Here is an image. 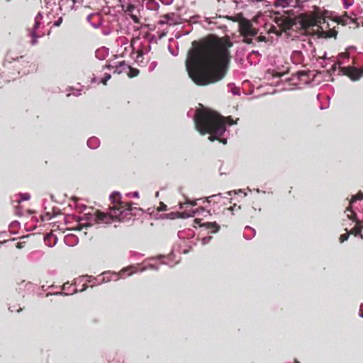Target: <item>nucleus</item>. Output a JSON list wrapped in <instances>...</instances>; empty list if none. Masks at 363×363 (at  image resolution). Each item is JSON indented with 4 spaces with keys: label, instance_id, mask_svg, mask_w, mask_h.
Listing matches in <instances>:
<instances>
[{
    "label": "nucleus",
    "instance_id": "obj_1",
    "mask_svg": "<svg viewBox=\"0 0 363 363\" xmlns=\"http://www.w3.org/2000/svg\"><path fill=\"white\" fill-rule=\"evenodd\" d=\"M232 45V42L228 40L223 48L214 44L201 48L194 41L185 62L186 71L192 81L196 85L207 86L223 79L230 59L228 48Z\"/></svg>",
    "mask_w": 363,
    "mask_h": 363
},
{
    "label": "nucleus",
    "instance_id": "obj_2",
    "mask_svg": "<svg viewBox=\"0 0 363 363\" xmlns=\"http://www.w3.org/2000/svg\"><path fill=\"white\" fill-rule=\"evenodd\" d=\"M109 199L115 204L110 208L109 213L92 210L82 217H77L76 220L79 223L78 229L87 228L95 224H109L114 220L128 221L133 216H136V212L142 211L141 208L133 207L130 203L122 201L121 195L118 191L113 192Z\"/></svg>",
    "mask_w": 363,
    "mask_h": 363
},
{
    "label": "nucleus",
    "instance_id": "obj_3",
    "mask_svg": "<svg viewBox=\"0 0 363 363\" xmlns=\"http://www.w3.org/2000/svg\"><path fill=\"white\" fill-rule=\"evenodd\" d=\"M195 128L202 135L210 134L208 140L214 141L220 140L225 145L227 138L220 139L226 131L225 118L220 114L206 109L196 111L194 116Z\"/></svg>",
    "mask_w": 363,
    "mask_h": 363
},
{
    "label": "nucleus",
    "instance_id": "obj_4",
    "mask_svg": "<svg viewBox=\"0 0 363 363\" xmlns=\"http://www.w3.org/2000/svg\"><path fill=\"white\" fill-rule=\"evenodd\" d=\"M346 211L352 213L347 215V218L356 223L357 226L352 230V233L363 239V194L361 192L352 196Z\"/></svg>",
    "mask_w": 363,
    "mask_h": 363
},
{
    "label": "nucleus",
    "instance_id": "obj_5",
    "mask_svg": "<svg viewBox=\"0 0 363 363\" xmlns=\"http://www.w3.org/2000/svg\"><path fill=\"white\" fill-rule=\"evenodd\" d=\"M339 67L342 74L347 76L353 82L358 81L363 77V69L352 66L341 67L340 64Z\"/></svg>",
    "mask_w": 363,
    "mask_h": 363
},
{
    "label": "nucleus",
    "instance_id": "obj_6",
    "mask_svg": "<svg viewBox=\"0 0 363 363\" xmlns=\"http://www.w3.org/2000/svg\"><path fill=\"white\" fill-rule=\"evenodd\" d=\"M163 19L160 20L159 23L160 25L169 24L177 25L180 23L181 18L175 13H168L162 16Z\"/></svg>",
    "mask_w": 363,
    "mask_h": 363
},
{
    "label": "nucleus",
    "instance_id": "obj_7",
    "mask_svg": "<svg viewBox=\"0 0 363 363\" xmlns=\"http://www.w3.org/2000/svg\"><path fill=\"white\" fill-rule=\"evenodd\" d=\"M87 21L94 28H100L103 24V19L99 13H93L87 16Z\"/></svg>",
    "mask_w": 363,
    "mask_h": 363
},
{
    "label": "nucleus",
    "instance_id": "obj_8",
    "mask_svg": "<svg viewBox=\"0 0 363 363\" xmlns=\"http://www.w3.org/2000/svg\"><path fill=\"white\" fill-rule=\"evenodd\" d=\"M128 270V268L123 269L119 273L113 272L111 274V277H108L110 274L109 272H105L102 273L103 277L99 281L98 284H102L105 282L110 281L112 279L118 280L119 278L122 277V275L125 272Z\"/></svg>",
    "mask_w": 363,
    "mask_h": 363
},
{
    "label": "nucleus",
    "instance_id": "obj_9",
    "mask_svg": "<svg viewBox=\"0 0 363 363\" xmlns=\"http://www.w3.org/2000/svg\"><path fill=\"white\" fill-rule=\"evenodd\" d=\"M194 222L200 223V220L199 219H195ZM199 225L200 227H203L206 230H210L211 233H216L220 230V225L216 222H206Z\"/></svg>",
    "mask_w": 363,
    "mask_h": 363
},
{
    "label": "nucleus",
    "instance_id": "obj_10",
    "mask_svg": "<svg viewBox=\"0 0 363 363\" xmlns=\"http://www.w3.org/2000/svg\"><path fill=\"white\" fill-rule=\"evenodd\" d=\"M195 216V212L193 214H189L187 212H170L169 213L164 214V217L168 219H175V218H186L189 217Z\"/></svg>",
    "mask_w": 363,
    "mask_h": 363
},
{
    "label": "nucleus",
    "instance_id": "obj_11",
    "mask_svg": "<svg viewBox=\"0 0 363 363\" xmlns=\"http://www.w3.org/2000/svg\"><path fill=\"white\" fill-rule=\"evenodd\" d=\"M40 21L35 19V23H34L33 28L30 33V35L32 38V40H31L32 45L36 44L38 38H39L40 37L42 36V35H38L36 33V31H37L38 28L40 27Z\"/></svg>",
    "mask_w": 363,
    "mask_h": 363
},
{
    "label": "nucleus",
    "instance_id": "obj_12",
    "mask_svg": "<svg viewBox=\"0 0 363 363\" xmlns=\"http://www.w3.org/2000/svg\"><path fill=\"white\" fill-rule=\"evenodd\" d=\"M44 242L47 246L52 247L57 244V238L52 233H48L44 237Z\"/></svg>",
    "mask_w": 363,
    "mask_h": 363
},
{
    "label": "nucleus",
    "instance_id": "obj_13",
    "mask_svg": "<svg viewBox=\"0 0 363 363\" xmlns=\"http://www.w3.org/2000/svg\"><path fill=\"white\" fill-rule=\"evenodd\" d=\"M15 61H16L18 62H21L22 65H23V62H26L24 60V57L23 56L13 57L9 53H8L6 55L5 59L4 60L3 66L4 67H6L7 64H10L12 62H15Z\"/></svg>",
    "mask_w": 363,
    "mask_h": 363
},
{
    "label": "nucleus",
    "instance_id": "obj_14",
    "mask_svg": "<svg viewBox=\"0 0 363 363\" xmlns=\"http://www.w3.org/2000/svg\"><path fill=\"white\" fill-rule=\"evenodd\" d=\"M109 50L106 47H101L95 52L96 57L99 60H104L108 55Z\"/></svg>",
    "mask_w": 363,
    "mask_h": 363
},
{
    "label": "nucleus",
    "instance_id": "obj_15",
    "mask_svg": "<svg viewBox=\"0 0 363 363\" xmlns=\"http://www.w3.org/2000/svg\"><path fill=\"white\" fill-rule=\"evenodd\" d=\"M64 241L67 246L73 247L78 243L79 240L76 235L69 234L65 237Z\"/></svg>",
    "mask_w": 363,
    "mask_h": 363
},
{
    "label": "nucleus",
    "instance_id": "obj_16",
    "mask_svg": "<svg viewBox=\"0 0 363 363\" xmlns=\"http://www.w3.org/2000/svg\"><path fill=\"white\" fill-rule=\"evenodd\" d=\"M294 3V0H276L274 3V6L275 7H282L286 8L288 6H295L296 5L292 4Z\"/></svg>",
    "mask_w": 363,
    "mask_h": 363
},
{
    "label": "nucleus",
    "instance_id": "obj_17",
    "mask_svg": "<svg viewBox=\"0 0 363 363\" xmlns=\"http://www.w3.org/2000/svg\"><path fill=\"white\" fill-rule=\"evenodd\" d=\"M87 146L92 150L98 148L100 145V140L96 137H91L87 140Z\"/></svg>",
    "mask_w": 363,
    "mask_h": 363
},
{
    "label": "nucleus",
    "instance_id": "obj_18",
    "mask_svg": "<svg viewBox=\"0 0 363 363\" xmlns=\"http://www.w3.org/2000/svg\"><path fill=\"white\" fill-rule=\"evenodd\" d=\"M255 234H256V231L254 228H252L250 226H246L245 228V232H244L243 236L246 240H251L252 238H253L255 236Z\"/></svg>",
    "mask_w": 363,
    "mask_h": 363
},
{
    "label": "nucleus",
    "instance_id": "obj_19",
    "mask_svg": "<svg viewBox=\"0 0 363 363\" xmlns=\"http://www.w3.org/2000/svg\"><path fill=\"white\" fill-rule=\"evenodd\" d=\"M228 91L232 93L234 96H240V88L238 87L235 83H229L228 84Z\"/></svg>",
    "mask_w": 363,
    "mask_h": 363
},
{
    "label": "nucleus",
    "instance_id": "obj_20",
    "mask_svg": "<svg viewBox=\"0 0 363 363\" xmlns=\"http://www.w3.org/2000/svg\"><path fill=\"white\" fill-rule=\"evenodd\" d=\"M16 197H19L20 199L16 200V201L18 203H21L23 201H28L30 199V195L28 193H19L15 195Z\"/></svg>",
    "mask_w": 363,
    "mask_h": 363
},
{
    "label": "nucleus",
    "instance_id": "obj_21",
    "mask_svg": "<svg viewBox=\"0 0 363 363\" xmlns=\"http://www.w3.org/2000/svg\"><path fill=\"white\" fill-rule=\"evenodd\" d=\"M126 66H127L128 68H130V66H128V65L125 64V61H122V62H118V64H117V65H115L116 69H115V71H114V73H118V74H121V73H122V72H123V68H124L125 67H126Z\"/></svg>",
    "mask_w": 363,
    "mask_h": 363
},
{
    "label": "nucleus",
    "instance_id": "obj_22",
    "mask_svg": "<svg viewBox=\"0 0 363 363\" xmlns=\"http://www.w3.org/2000/svg\"><path fill=\"white\" fill-rule=\"evenodd\" d=\"M84 278L86 279V281L93 282V285L91 286L99 284L98 282L100 280L96 277H93L91 276H87V275L85 276Z\"/></svg>",
    "mask_w": 363,
    "mask_h": 363
},
{
    "label": "nucleus",
    "instance_id": "obj_23",
    "mask_svg": "<svg viewBox=\"0 0 363 363\" xmlns=\"http://www.w3.org/2000/svg\"><path fill=\"white\" fill-rule=\"evenodd\" d=\"M309 74V72L306 71H298L296 73V75L300 80H303V77L308 76Z\"/></svg>",
    "mask_w": 363,
    "mask_h": 363
},
{
    "label": "nucleus",
    "instance_id": "obj_24",
    "mask_svg": "<svg viewBox=\"0 0 363 363\" xmlns=\"http://www.w3.org/2000/svg\"><path fill=\"white\" fill-rule=\"evenodd\" d=\"M199 106H201L200 108H197L196 110H194V111H193V110L189 111L188 113H187V116L189 117H191L192 116L194 118V114H195L196 111H199V110L203 109V108L207 110V108L203 107L201 104H199ZM208 111H209V110L208 109Z\"/></svg>",
    "mask_w": 363,
    "mask_h": 363
},
{
    "label": "nucleus",
    "instance_id": "obj_25",
    "mask_svg": "<svg viewBox=\"0 0 363 363\" xmlns=\"http://www.w3.org/2000/svg\"><path fill=\"white\" fill-rule=\"evenodd\" d=\"M199 106H201L200 108H197L196 110H194V111H193V110L189 111L188 113H187V116L189 117H191L192 116L194 118V114H195L196 111H199V110L203 109V108L207 110V108L203 107L201 104H199ZM208 111H209V110L208 109Z\"/></svg>",
    "mask_w": 363,
    "mask_h": 363
},
{
    "label": "nucleus",
    "instance_id": "obj_26",
    "mask_svg": "<svg viewBox=\"0 0 363 363\" xmlns=\"http://www.w3.org/2000/svg\"><path fill=\"white\" fill-rule=\"evenodd\" d=\"M216 197H220L222 198L223 197V195L221 193H218L217 194H214V195H211L207 198H206L205 201H206L208 203H211V199H213V198H216Z\"/></svg>",
    "mask_w": 363,
    "mask_h": 363
},
{
    "label": "nucleus",
    "instance_id": "obj_27",
    "mask_svg": "<svg viewBox=\"0 0 363 363\" xmlns=\"http://www.w3.org/2000/svg\"><path fill=\"white\" fill-rule=\"evenodd\" d=\"M111 78V74L106 73L104 77L101 79V82L104 84H106V82Z\"/></svg>",
    "mask_w": 363,
    "mask_h": 363
},
{
    "label": "nucleus",
    "instance_id": "obj_28",
    "mask_svg": "<svg viewBox=\"0 0 363 363\" xmlns=\"http://www.w3.org/2000/svg\"><path fill=\"white\" fill-rule=\"evenodd\" d=\"M342 2H343L344 9H347L350 6H351L353 4L354 1L353 0H352V1L342 0Z\"/></svg>",
    "mask_w": 363,
    "mask_h": 363
},
{
    "label": "nucleus",
    "instance_id": "obj_29",
    "mask_svg": "<svg viewBox=\"0 0 363 363\" xmlns=\"http://www.w3.org/2000/svg\"><path fill=\"white\" fill-rule=\"evenodd\" d=\"M243 41L247 44H250L252 43V38L251 36H248L245 33H243Z\"/></svg>",
    "mask_w": 363,
    "mask_h": 363
},
{
    "label": "nucleus",
    "instance_id": "obj_30",
    "mask_svg": "<svg viewBox=\"0 0 363 363\" xmlns=\"http://www.w3.org/2000/svg\"><path fill=\"white\" fill-rule=\"evenodd\" d=\"M244 33H245L248 36L252 37V36H255L257 35V31L255 30L254 29L250 28L249 30L245 31Z\"/></svg>",
    "mask_w": 363,
    "mask_h": 363
},
{
    "label": "nucleus",
    "instance_id": "obj_31",
    "mask_svg": "<svg viewBox=\"0 0 363 363\" xmlns=\"http://www.w3.org/2000/svg\"><path fill=\"white\" fill-rule=\"evenodd\" d=\"M152 269V270H155V271H157L159 269V265L157 264H150L147 267L145 268H143L142 269V271H144L145 270V269Z\"/></svg>",
    "mask_w": 363,
    "mask_h": 363
},
{
    "label": "nucleus",
    "instance_id": "obj_32",
    "mask_svg": "<svg viewBox=\"0 0 363 363\" xmlns=\"http://www.w3.org/2000/svg\"><path fill=\"white\" fill-rule=\"evenodd\" d=\"M212 240V236H206L204 238H202L201 240V243L203 245H205L206 244H208V242H210V241Z\"/></svg>",
    "mask_w": 363,
    "mask_h": 363
},
{
    "label": "nucleus",
    "instance_id": "obj_33",
    "mask_svg": "<svg viewBox=\"0 0 363 363\" xmlns=\"http://www.w3.org/2000/svg\"><path fill=\"white\" fill-rule=\"evenodd\" d=\"M135 6L133 4H130L127 6L125 12L130 14V13H133V11L135 10Z\"/></svg>",
    "mask_w": 363,
    "mask_h": 363
},
{
    "label": "nucleus",
    "instance_id": "obj_34",
    "mask_svg": "<svg viewBox=\"0 0 363 363\" xmlns=\"http://www.w3.org/2000/svg\"><path fill=\"white\" fill-rule=\"evenodd\" d=\"M349 236H350V234L348 233L342 234L340 237V242H343L347 240V239L349 238Z\"/></svg>",
    "mask_w": 363,
    "mask_h": 363
},
{
    "label": "nucleus",
    "instance_id": "obj_35",
    "mask_svg": "<svg viewBox=\"0 0 363 363\" xmlns=\"http://www.w3.org/2000/svg\"><path fill=\"white\" fill-rule=\"evenodd\" d=\"M139 74V70L137 69H131L130 73L129 74L130 77H136Z\"/></svg>",
    "mask_w": 363,
    "mask_h": 363
},
{
    "label": "nucleus",
    "instance_id": "obj_36",
    "mask_svg": "<svg viewBox=\"0 0 363 363\" xmlns=\"http://www.w3.org/2000/svg\"><path fill=\"white\" fill-rule=\"evenodd\" d=\"M20 226V223L17 220H15V221H13L11 224H10V228H19Z\"/></svg>",
    "mask_w": 363,
    "mask_h": 363
},
{
    "label": "nucleus",
    "instance_id": "obj_37",
    "mask_svg": "<svg viewBox=\"0 0 363 363\" xmlns=\"http://www.w3.org/2000/svg\"><path fill=\"white\" fill-rule=\"evenodd\" d=\"M130 16L131 19L134 21V23H139L140 19L136 15L131 13L130 14Z\"/></svg>",
    "mask_w": 363,
    "mask_h": 363
},
{
    "label": "nucleus",
    "instance_id": "obj_38",
    "mask_svg": "<svg viewBox=\"0 0 363 363\" xmlns=\"http://www.w3.org/2000/svg\"><path fill=\"white\" fill-rule=\"evenodd\" d=\"M203 212L205 211V208L203 207H199V208L196 209V210H193L191 213H189V214H193L194 212H195V214L196 213H199V212Z\"/></svg>",
    "mask_w": 363,
    "mask_h": 363
},
{
    "label": "nucleus",
    "instance_id": "obj_39",
    "mask_svg": "<svg viewBox=\"0 0 363 363\" xmlns=\"http://www.w3.org/2000/svg\"><path fill=\"white\" fill-rule=\"evenodd\" d=\"M62 23V17H60L57 21L54 22L55 26H60Z\"/></svg>",
    "mask_w": 363,
    "mask_h": 363
},
{
    "label": "nucleus",
    "instance_id": "obj_40",
    "mask_svg": "<svg viewBox=\"0 0 363 363\" xmlns=\"http://www.w3.org/2000/svg\"><path fill=\"white\" fill-rule=\"evenodd\" d=\"M238 192H239V193H242V189H239L238 191H235V190H233V191H228V192H227V194H228V195H229V196H231V195H232V194H238Z\"/></svg>",
    "mask_w": 363,
    "mask_h": 363
},
{
    "label": "nucleus",
    "instance_id": "obj_41",
    "mask_svg": "<svg viewBox=\"0 0 363 363\" xmlns=\"http://www.w3.org/2000/svg\"><path fill=\"white\" fill-rule=\"evenodd\" d=\"M174 0H161L162 3L164 5H170L172 4Z\"/></svg>",
    "mask_w": 363,
    "mask_h": 363
},
{
    "label": "nucleus",
    "instance_id": "obj_42",
    "mask_svg": "<svg viewBox=\"0 0 363 363\" xmlns=\"http://www.w3.org/2000/svg\"><path fill=\"white\" fill-rule=\"evenodd\" d=\"M128 196H132L133 198H138L139 197V193L138 191H134L133 193L128 194Z\"/></svg>",
    "mask_w": 363,
    "mask_h": 363
},
{
    "label": "nucleus",
    "instance_id": "obj_43",
    "mask_svg": "<svg viewBox=\"0 0 363 363\" xmlns=\"http://www.w3.org/2000/svg\"><path fill=\"white\" fill-rule=\"evenodd\" d=\"M35 19L41 21L43 19V13L38 12Z\"/></svg>",
    "mask_w": 363,
    "mask_h": 363
},
{
    "label": "nucleus",
    "instance_id": "obj_44",
    "mask_svg": "<svg viewBox=\"0 0 363 363\" xmlns=\"http://www.w3.org/2000/svg\"><path fill=\"white\" fill-rule=\"evenodd\" d=\"M166 210H167V206L163 203H160V207L159 211H166Z\"/></svg>",
    "mask_w": 363,
    "mask_h": 363
},
{
    "label": "nucleus",
    "instance_id": "obj_45",
    "mask_svg": "<svg viewBox=\"0 0 363 363\" xmlns=\"http://www.w3.org/2000/svg\"><path fill=\"white\" fill-rule=\"evenodd\" d=\"M156 66H157V62H152L150 64V67H149V68H150V69L152 71V70H153V69L155 68V67H156Z\"/></svg>",
    "mask_w": 363,
    "mask_h": 363
},
{
    "label": "nucleus",
    "instance_id": "obj_46",
    "mask_svg": "<svg viewBox=\"0 0 363 363\" xmlns=\"http://www.w3.org/2000/svg\"><path fill=\"white\" fill-rule=\"evenodd\" d=\"M227 120H228V123L229 125H233L234 124H236V122H235L231 118H229Z\"/></svg>",
    "mask_w": 363,
    "mask_h": 363
},
{
    "label": "nucleus",
    "instance_id": "obj_47",
    "mask_svg": "<svg viewBox=\"0 0 363 363\" xmlns=\"http://www.w3.org/2000/svg\"><path fill=\"white\" fill-rule=\"evenodd\" d=\"M168 49H169V52H171V54L173 56H177L178 55L177 52H174L173 50L171 49V46L170 45H169Z\"/></svg>",
    "mask_w": 363,
    "mask_h": 363
},
{
    "label": "nucleus",
    "instance_id": "obj_48",
    "mask_svg": "<svg viewBox=\"0 0 363 363\" xmlns=\"http://www.w3.org/2000/svg\"><path fill=\"white\" fill-rule=\"evenodd\" d=\"M186 203L187 204H191V206H196L197 203H196V201H191L190 200L187 199L186 200Z\"/></svg>",
    "mask_w": 363,
    "mask_h": 363
},
{
    "label": "nucleus",
    "instance_id": "obj_49",
    "mask_svg": "<svg viewBox=\"0 0 363 363\" xmlns=\"http://www.w3.org/2000/svg\"><path fill=\"white\" fill-rule=\"evenodd\" d=\"M45 217L47 220H50L53 216H52L50 213H46Z\"/></svg>",
    "mask_w": 363,
    "mask_h": 363
},
{
    "label": "nucleus",
    "instance_id": "obj_50",
    "mask_svg": "<svg viewBox=\"0 0 363 363\" xmlns=\"http://www.w3.org/2000/svg\"><path fill=\"white\" fill-rule=\"evenodd\" d=\"M115 67L114 65H112L111 64H107L106 65V66L104 67V68H106V69H111L112 68Z\"/></svg>",
    "mask_w": 363,
    "mask_h": 363
},
{
    "label": "nucleus",
    "instance_id": "obj_51",
    "mask_svg": "<svg viewBox=\"0 0 363 363\" xmlns=\"http://www.w3.org/2000/svg\"><path fill=\"white\" fill-rule=\"evenodd\" d=\"M204 21L207 23L208 24H211L212 23L211 18H205Z\"/></svg>",
    "mask_w": 363,
    "mask_h": 363
},
{
    "label": "nucleus",
    "instance_id": "obj_52",
    "mask_svg": "<svg viewBox=\"0 0 363 363\" xmlns=\"http://www.w3.org/2000/svg\"><path fill=\"white\" fill-rule=\"evenodd\" d=\"M164 257H164V255H160V256H158V257H152V258H151V259H152V260H153V259H163V258H164Z\"/></svg>",
    "mask_w": 363,
    "mask_h": 363
},
{
    "label": "nucleus",
    "instance_id": "obj_53",
    "mask_svg": "<svg viewBox=\"0 0 363 363\" xmlns=\"http://www.w3.org/2000/svg\"><path fill=\"white\" fill-rule=\"evenodd\" d=\"M87 287H88V286H87L86 284H84L83 285L82 289L80 291H85V290L87 289Z\"/></svg>",
    "mask_w": 363,
    "mask_h": 363
},
{
    "label": "nucleus",
    "instance_id": "obj_54",
    "mask_svg": "<svg viewBox=\"0 0 363 363\" xmlns=\"http://www.w3.org/2000/svg\"><path fill=\"white\" fill-rule=\"evenodd\" d=\"M252 54H255V55H259V52L257 50H252L250 53V55H252Z\"/></svg>",
    "mask_w": 363,
    "mask_h": 363
},
{
    "label": "nucleus",
    "instance_id": "obj_55",
    "mask_svg": "<svg viewBox=\"0 0 363 363\" xmlns=\"http://www.w3.org/2000/svg\"><path fill=\"white\" fill-rule=\"evenodd\" d=\"M234 208H235V206H230V208H228V210L233 211H234Z\"/></svg>",
    "mask_w": 363,
    "mask_h": 363
},
{
    "label": "nucleus",
    "instance_id": "obj_56",
    "mask_svg": "<svg viewBox=\"0 0 363 363\" xmlns=\"http://www.w3.org/2000/svg\"><path fill=\"white\" fill-rule=\"evenodd\" d=\"M96 82V79L95 77L92 78L91 80V83H94V82Z\"/></svg>",
    "mask_w": 363,
    "mask_h": 363
},
{
    "label": "nucleus",
    "instance_id": "obj_57",
    "mask_svg": "<svg viewBox=\"0 0 363 363\" xmlns=\"http://www.w3.org/2000/svg\"><path fill=\"white\" fill-rule=\"evenodd\" d=\"M74 95H75V96H78L81 95L80 91H78L77 92V94H75Z\"/></svg>",
    "mask_w": 363,
    "mask_h": 363
},
{
    "label": "nucleus",
    "instance_id": "obj_58",
    "mask_svg": "<svg viewBox=\"0 0 363 363\" xmlns=\"http://www.w3.org/2000/svg\"><path fill=\"white\" fill-rule=\"evenodd\" d=\"M159 195H160L159 191H157L155 193V196L157 198V197H159Z\"/></svg>",
    "mask_w": 363,
    "mask_h": 363
},
{
    "label": "nucleus",
    "instance_id": "obj_59",
    "mask_svg": "<svg viewBox=\"0 0 363 363\" xmlns=\"http://www.w3.org/2000/svg\"><path fill=\"white\" fill-rule=\"evenodd\" d=\"M336 65H337L336 64H334V65H333V69H334V70H335V69H336Z\"/></svg>",
    "mask_w": 363,
    "mask_h": 363
},
{
    "label": "nucleus",
    "instance_id": "obj_60",
    "mask_svg": "<svg viewBox=\"0 0 363 363\" xmlns=\"http://www.w3.org/2000/svg\"><path fill=\"white\" fill-rule=\"evenodd\" d=\"M182 232H181V231H179V232L178 233V236H179V238H181V235H182Z\"/></svg>",
    "mask_w": 363,
    "mask_h": 363
},
{
    "label": "nucleus",
    "instance_id": "obj_61",
    "mask_svg": "<svg viewBox=\"0 0 363 363\" xmlns=\"http://www.w3.org/2000/svg\"><path fill=\"white\" fill-rule=\"evenodd\" d=\"M22 311V308H19L18 309L16 310L17 312H20Z\"/></svg>",
    "mask_w": 363,
    "mask_h": 363
},
{
    "label": "nucleus",
    "instance_id": "obj_62",
    "mask_svg": "<svg viewBox=\"0 0 363 363\" xmlns=\"http://www.w3.org/2000/svg\"><path fill=\"white\" fill-rule=\"evenodd\" d=\"M161 264H168L166 262L164 261H162Z\"/></svg>",
    "mask_w": 363,
    "mask_h": 363
},
{
    "label": "nucleus",
    "instance_id": "obj_63",
    "mask_svg": "<svg viewBox=\"0 0 363 363\" xmlns=\"http://www.w3.org/2000/svg\"><path fill=\"white\" fill-rule=\"evenodd\" d=\"M359 316L363 318V313H359Z\"/></svg>",
    "mask_w": 363,
    "mask_h": 363
},
{
    "label": "nucleus",
    "instance_id": "obj_64",
    "mask_svg": "<svg viewBox=\"0 0 363 363\" xmlns=\"http://www.w3.org/2000/svg\"><path fill=\"white\" fill-rule=\"evenodd\" d=\"M256 191H257V193H259V192H260V190H259V189H256Z\"/></svg>",
    "mask_w": 363,
    "mask_h": 363
}]
</instances>
